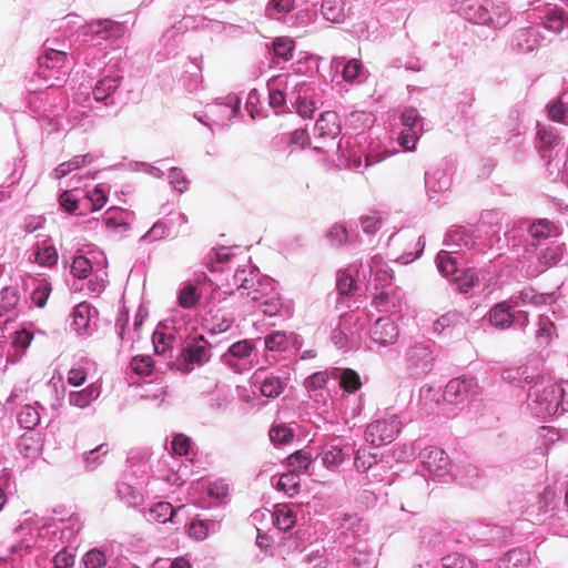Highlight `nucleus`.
Wrapping results in <instances>:
<instances>
[{
  "label": "nucleus",
  "mask_w": 568,
  "mask_h": 568,
  "mask_svg": "<svg viewBox=\"0 0 568 568\" xmlns=\"http://www.w3.org/2000/svg\"><path fill=\"white\" fill-rule=\"evenodd\" d=\"M424 184L428 201L439 204L440 195L446 193L452 185L447 166L438 164L429 168L425 172Z\"/></svg>",
  "instance_id": "11"
},
{
  "label": "nucleus",
  "mask_w": 568,
  "mask_h": 568,
  "mask_svg": "<svg viewBox=\"0 0 568 568\" xmlns=\"http://www.w3.org/2000/svg\"><path fill=\"white\" fill-rule=\"evenodd\" d=\"M459 10L466 20L476 24H487V20L490 19L489 8L478 2H471Z\"/></svg>",
  "instance_id": "39"
},
{
  "label": "nucleus",
  "mask_w": 568,
  "mask_h": 568,
  "mask_svg": "<svg viewBox=\"0 0 568 568\" xmlns=\"http://www.w3.org/2000/svg\"><path fill=\"white\" fill-rule=\"evenodd\" d=\"M478 276L470 268L462 271L459 275H456L454 282L457 291L462 294H468L469 291L478 284Z\"/></svg>",
  "instance_id": "52"
},
{
  "label": "nucleus",
  "mask_w": 568,
  "mask_h": 568,
  "mask_svg": "<svg viewBox=\"0 0 568 568\" xmlns=\"http://www.w3.org/2000/svg\"><path fill=\"white\" fill-rule=\"evenodd\" d=\"M341 120L336 112L326 111L316 120L312 134H313V150L318 153L327 152L328 149L336 144V151L344 155L343 152V138L337 142L341 135Z\"/></svg>",
  "instance_id": "3"
},
{
  "label": "nucleus",
  "mask_w": 568,
  "mask_h": 568,
  "mask_svg": "<svg viewBox=\"0 0 568 568\" xmlns=\"http://www.w3.org/2000/svg\"><path fill=\"white\" fill-rule=\"evenodd\" d=\"M527 405L536 416L548 417L568 412V381L538 379L528 392Z\"/></svg>",
  "instance_id": "2"
},
{
  "label": "nucleus",
  "mask_w": 568,
  "mask_h": 568,
  "mask_svg": "<svg viewBox=\"0 0 568 568\" xmlns=\"http://www.w3.org/2000/svg\"><path fill=\"white\" fill-rule=\"evenodd\" d=\"M419 459L424 469L434 479L443 480L450 474V460L447 454L437 447H426L419 453Z\"/></svg>",
  "instance_id": "12"
},
{
  "label": "nucleus",
  "mask_w": 568,
  "mask_h": 568,
  "mask_svg": "<svg viewBox=\"0 0 568 568\" xmlns=\"http://www.w3.org/2000/svg\"><path fill=\"white\" fill-rule=\"evenodd\" d=\"M116 494L128 506H136L142 501L140 491L126 483L116 485Z\"/></svg>",
  "instance_id": "53"
},
{
  "label": "nucleus",
  "mask_w": 568,
  "mask_h": 568,
  "mask_svg": "<svg viewBox=\"0 0 568 568\" xmlns=\"http://www.w3.org/2000/svg\"><path fill=\"white\" fill-rule=\"evenodd\" d=\"M537 148L541 159L551 156L560 148L566 150L561 139L554 132L552 129L540 128L537 132Z\"/></svg>",
  "instance_id": "22"
},
{
  "label": "nucleus",
  "mask_w": 568,
  "mask_h": 568,
  "mask_svg": "<svg viewBox=\"0 0 568 568\" xmlns=\"http://www.w3.org/2000/svg\"><path fill=\"white\" fill-rule=\"evenodd\" d=\"M294 49H295V43L292 39L276 38L273 41L274 54L278 58H282L284 61H288L293 58Z\"/></svg>",
  "instance_id": "58"
},
{
  "label": "nucleus",
  "mask_w": 568,
  "mask_h": 568,
  "mask_svg": "<svg viewBox=\"0 0 568 568\" xmlns=\"http://www.w3.org/2000/svg\"><path fill=\"white\" fill-rule=\"evenodd\" d=\"M339 384L345 390L349 393L357 390L362 386L358 374L349 368L343 369L341 372Z\"/></svg>",
  "instance_id": "63"
},
{
  "label": "nucleus",
  "mask_w": 568,
  "mask_h": 568,
  "mask_svg": "<svg viewBox=\"0 0 568 568\" xmlns=\"http://www.w3.org/2000/svg\"><path fill=\"white\" fill-rule=\"evenodd\" d=\"M342 78L346 82L359 84L367 78L366 70L359 59H349L342 69Z\"/></svg>",
  "instance_id": "33"
},
{
  "label": "nucleus",
  "mask_w": 568,
  "mask_h": 568,
  "mask_svg": "<svg viewBox=\"0 0 568 568\" xmlns=\"http://www.w3.org/2000/svg\"><path fill=\"white\" fill-rule=\"evenodd\" d=\"M490 19L487 20V26L495 29H501L511 19V13L504 4L491 6L489 9Z\"/></svg>",
  "instance_id": "45"
},
{
  "label": "nucleus",
  "mask_w": 568,
  "mask_h": 568,
  "mask_svg": "<svg viewBox=\"0 0 568 568\" xmlns=\"http://www.w3.org/2000/svg\"><path fill=\"white\" fill-rule=\"evenodd\" d=\"M200 301V294L194 285L189 284L180 290L178 294V303L183 308H192Z\"/></svg>",
  "instance_id": "57"
},
{
  "label": "nucleus",
  "mask_w": 568,
  "mask_h": 568,
  "mask_svg": "<svg viewBox=\"0 0 568 568\" xmlns=\"http://www.w3.org/2000/svg\"><path fill=\"white\" fill-rule=\"evenodd\" d=\"M211 0H173L175 7V17H182L181 26L179 29L184 28H199L200 24H191L195 21L194 13L203 8H207Z\"/></svg>",
  "instance_id": "18"
},
{
  "label": "nucleus",
  "mask_w": 568,
  "mask_h": 568,
  "mask_svg": "<svg viewBox=\"0 0 568 568\" xmlns=\"http://www.w3.org/2000/svg\"><path fill=\"white\" fill-rule=\"evenodd\" d=\"M176 341L174 334V322L165 320L160 322L152 334L154 355H163L173 347Z\"/></svg>",
  "instance_id": "17"
},
{
  "label": "nucleus",
  "mask_w": 568,
  "mask_h": 568,
  "mask_svg": "<svg viewBox=\"0 0 568 568\" xmlns=\"http://www.w3.org/2000/svg\"><path fill=\"white\" fill-rule=\"evenodd\" d=\"M555 329L554 323L547 316H540L538 321V329L536 332V339L539 345L547 346L551 342L552 332Z\"/></svg>",
  "instance_id": "56"
},
{
  "label": "nucleus",
  "mask_w": 568,
  "mask_h": 568,
  "mask_svg": "<svg viewBox=\"0 0 568 568\" xmlns=\"http://www.w3.org/2000/svg\"><path fill=\"white\" fill-rule=\"evenodd\" d=\"M91 306L88 303L78 304L72 313L71 328L79 335L85 334L90 324Z\"/></svg>",
  "instance_id": "35"
},
{
  "label": "nucleus",
  "mask_w": 568,
  "mask_h": 568,
  "mask_svg": "<svg viewBox=\"0 0 568 568\" xmlns=\"http://www.w3.org/2000/svg\"><path fill=\"white\" fill-rule=\"evenodd\" d=\"M18 450L27 458H36L41 452L39 436L34 433L23 434L18 442Z\"/></svg>",
  "instance_id": "38"
},
{
  "label": "nucleus",
  "mask_w": 568,
  "mask_h": 568,
  "mask_svg": "<svg viewBox=\"0 0 568 568\" xmlns=\"http://www.w3.org/2000/svg\"><path fill=\"white\" fill-rule=\"evenodd\" d=\"M529 554L523 549H513L504 558L505 568H525L529 564Z\"/></svg>",
  "instance_id": "55"
},
{
  "label": "nucleus",
  "mask_w": 568,
  "mask_h": 568,
  "mask_svg": "<svg viewBox=\"0 0 568 568\" xmlns=\"http://www.w3.org/2000/svg\"><path fill=\"white\" fill-rule=\"evenodd\" d=\"M16 534L20 540L11 547L12 555L28 552L38 540V519L36 517L26 518L17 528Z\"/></svg>",
  "instance_id": "15"
},
{
  "label": "nucleus",
  "mask_w": 568,
  "mask_h": 568,
  "mask_svg": "<svg viewBox=\"0 0 568 568\" xmlns=\"http://www.w3.org/2000/svg\"><path fill=\"white\" fill-rule=\"evenodd\" d=\"M122 77L119 74H105L92 87V99L104 105H114L121 85Z\"/></svg>",
  "instance_id": "14"
},
{
  "label": "nucleus",
  "mask_w": 568,
  "mask_h": 568,
  "mask_svg": "<svg viewBox=\"0 0 568 568\" xmlns=\"http://www.w3.org/2000/svg\"><path fill=\"white\" fill-rule=\"evenodd\" d=\"M527 10L532 11L548 31L560 34L568 28V16L559 6L544 0H527Z\"/></svg>",
  "instance_id": "6"
},
{
  "label": "nucleus",
  "mask_w": 568,
  "mask_h": 568,
  "mask_svg": "<svg viewBox=\"0 0 568 568\" xmlns=\"http://www.w3.org/2000/svg\"><path fill=\"white\" fill-rule=\"evenodd\" d=\"M520 263L521 272L527 277L534 278L546 272V262L541 258L539 247H527Z\"/></svg>",
  "instance_id": "25"
},
{
  "label": "nucleus",
  "mask_w": 568,
  "mask_h": 568,
  "mask_svg": "<svg viewBox=\"0 0 568 568\" xmlns=\"http://www.w3.org/2000/svg\"><path fill=\"white\" fill-rule=\"evenodd\" d=\"M352 450L353 448L349 445H341L338 443L326 444L321 454L322 462L325 467L335 468L343 464Z\"/></svg>",
  "instance_id": "27"
},
{
  "label": "nucleus",
  "mask_w": 568,
  "mask_h": 568,
  "mask_svg": "<svg viewBox=\"0 0 568 568\" xmlns=\"http://www.w3.org/2000/svg\"><path fill=\"white\" fill-rule=\"evenodd\" d=\"M372 339L381 345H389L397 341V326L388 317L378 318L371 328Z\"/></svg>",
  "instance_id": "20"
},
{
  "label": "nucleus",
  "mask_w": 568,
  "mask_h": 568,
  "mask_svg": "<svg viewBox=\"0 0 568 568\" xmlns=\"http://www.w3.org/2000/svg\"><path fill=\"white\" fill-rule=\"evenodd\" d=\"M181 506L178 508H174L170 503L168 501H159L154 504L148 511L146 518L149 521H155V523H168L170 521L178 509H180Z\"/></svg>",
  "instance_id": "37"
},
{
  "label": "nucleus",
  "mask_w": 568,
  "mask_h": 568,
  "mask_svg": "<svg viewBox=\"0 0 568 568\" xmlns=\"http://www.w3.org/2000/svg\"><path fill=\"white\" fill-rule=\"evenodd\" d=\"M29 258L40 266L52 267L58 262V251L48 241L37 242L31 248Z\"/></svg>",
  "instance_id": "28"
},
{
  "label": "nucleus",
  "mask_w": 568,
  "mask_h": 568,
  "mask_svg": "<svg viewBox=\"0 0 568 568\" xmlns=\"http://www.w3.org/2000/svg\"><path fill=\"white\" fill-rule=\"evenodd\" d=\"M295 108L298 115L302 118H311L315 111V104L313 101L307 100L306 84L301 82L293 97V104L291 109Z\"/></svg>",
  "instance_id": "32"
},
{
  "label": "nucleus",
  "mask_w": 568,
  "mask_h": 568,
  "mask_svg": "<svg viewBox=\"0 0 568 568\" xmlns=\"http://www.w3.org/2000/svg\"><path fill=\"white\" fill-rule=\"evenodd\" d=\"M339 530L342 535H345V538L348 534L356 538L366 532V528L357 515H345L339 525Z\"/></svg>",
  "instance_id": "42"
},
{
  "label": "nucleus",
  "mask_w": 568,
  "mask_h": 568,
  "mask_svg": "<svg viewBox=\"0 0 568 568\" xmlns=\"http://www.w3.org/2000/svg\"><path fill=\"white\" fill-rule=\"evenodd\" d=\"M321 14L332 23H344L351 16L347 0H322Z\"/></svg>",
  "instance_id": "19"
},
{
  "label": "nucleus",
  "mask_w": 568,
  "mask_h": 568,
  "mask_svg": "<svg viewBox=\"0 0 568 568\" xmlns=\"http://www.w3.org/2000/svg\"><path fill=\"white\" fill-rule=\"evenodd\" d=\"M310 568H339L338 564L335 562V556L333 552H328L325 549L313 550L307 556Z\"/></svg>",
  "instance_id": "41"
},
{
  "label": "nucleus",
  "mask_w": 568,
  "mask_h": 568,
  "mask_svg": "<svg viewBox=\"0 0 568 568\" xmlns=\"http://www.w3.org/2000/svg\"><path fill=\"white\" fill-rule=\"evenodd\" d=\"M264 346L268 352H288L295 354L300 352L302 343L294 333L273 332L265 336Z\"/></svg>",
  "instance_id": "16"
},
{
  "label": "nucleus",
  "mask_w": 568,
  "mask_h": 568,
  "mask_svg": "<svg viewBox=\"0 0 568 568\" xmlns=\"http://www.w3.org/2000/svg\"><path fill=\"white\" fill-rule=\"evenodd\" d=\"M272 516L277 528L284 531L293 528L296 523L294 511L287 506L278 507Z\"/></svg>",
  "instance_id": "46"
},
{
  "label": "nucleus",
  "mask_w": 568,
  "mask_h": 568,
  "mask_svg": "<svg viewBox=\"0 0 568 568\" xmlns=\"http://www.w3.org/2000/svg\"><path fill=\"white\" fill-rule=\"evenodd\" d=\"M292 75H278L267 82L270 106L276 114L291 112L293 97L300 82H294Z\"/></svg>",
  "instance_id": "4"
},
{
  "label": "nucleus",
  "mask_w": 568,
  "mask_h": 568,
  "mask_svg": "<svg viewBox=\"0 0 568 568\" xmlns=\"http://www.w3.org/2000/svg\"><path fill=\"white\" fill-rule=\"evenodd\" d=\"M39 61V77L43 78L48 82V87H53L55 82L50 81L51 79L60 82L67 74V61L68 54L62 50L48 48L43 54L38 59Z\"/></svg>",
  "instance_id": "7"
},
{
  "label": "nucleus",
  "mask_w": 568,
  "mask_h": 568,
  "mask_svg": "<svg viewBox=\"0 0 568 568\" xmlns=\"http://www.w3.org/2000/svg\"><path fill=\"white\" fill-rule=\"evenodd\" d=\"M40 422L39 412L31 405L23 406L18 414V423L26 429H33Z\"/></svg>",
  "instance_id": "54"
},
{
  "label": "nucleus",
  "mask_w": 568,
  "mask_h": 568,
  "mask_svg": "<svg viewBox=\"0 0 568 568\" xmlns=\"http://www.w3.org/2000/svg\"><path fill=\"white\" fill-rule=\"evenodd\" d=\"M233 283L241 290V295H246L252 302L258 303L261 311L267 316H275L281 307V298L277 294L267 295V291H273V281L267 276H262L257 268H239L233 276Z\"/></svg>",
  "instance_id": "1"
},
{
  "label": "nucleus",
  "mask_w": 568,
  "mask_h": 568,
  "mask_svg": "<svg viewBox=\"0 0 568 568\" xmlns=\"http://www.w3.org/2000/svg\"><path fill=\"white\" fill-rule=\"evenodd\" d=\"M241 99L237 95H227L225 101H216L205 106L203 114L197 120L213 130L214 126H226L229 121L240 111Z\"/></svg>",
  "instance_id": "5"
},
{
  "label": "nucleus",
  "mask_w": 568,
  "mask_h": 568,
  "mask_svg": "<svg viewBox=\"0 0 568 568\" xmlns=\"http://www.w3.org/2000/svg\"><path fill=\"white\" fill-rule=\"evenodd\" d=\"M546 169L551 181L561 180L566 183L568 172H566L567 151L562 148L558 149L555 154L544 159Z\"/></svg>",
  "instance_id": "29"
},
{
  "label": "nucleus",
  "mask_w": 568,
  "mask_h": 568,
  "mask_svg": "<svg viewBox=\"0 0 568 568\" xmlns=\"http://www.w3.org/2000/svg\"><path fill=\"white\" fill-rule=\"evenodd\" d=\"M51 291L52 286L50 282L45 280L40 281L31 293V300L33 304L40 308L44 307L51 294Z\"/></svg>",
  "instance_id": "59"
},
{
  "label": "nucleus",
  "mask_w": 568,
  "mask_h": 568,
  "mask_svg": "<svg viewBox=\"0 0 568 568\" xmlns=\"http://www.w3.org/2000/svg\"><path fill=\"white\" fill-rule=\"evenodd\" d=\"M541 252V258L546 263V271L549 267L557 265L564 257V247L559 244H548L539 247Z\"/></svg>",
  "instance_id": "49"
},
{
  "label": "nucleus",
  "mask_w": 568,
  "mask_h": 568,
  "mask_svg": "<svg viewBox=\"0 0 568 568\" xmlns=\"http://www.w3.org/2000/svg\"><path fill=\"white\" fill-rule=\"evenodd\" d=\"M20 301L19 291L14 286H6L0 291V315L16 310Z\"/></svg>",
  "instance_id": "43"
},
{
  "label": "nucleus",
  "mask_w": 568,
  "mask_h": 568,
  "mask_svg": "<svg viewBox=\"0 0 568 568\" xmlns=\"http://www.w3.org/2000/svg\"><path fill=\"white\" fill-rule=\"evenodd\" d=\"M443 568H473V562L464 555L454 552L442 558Z\"/></svg>",
  "instance_id": "64"
},
{
  "label": "nucleus",
  "mask_w": 568,
  "mask_h": 568,
  "mask_svg": "<svg viewBox=\"0 0 568 568\" xmlns=\"http://www.w3.org/2000/svg\"><path fill=\"white\" fill-rule=\"evenodd\" d=\"M287 463L293 474L305 471L311 465V455L305 450H297L288 456Z\"/></svg>",
  "instance_id": "60"
},
{
  "label": "nucleus",
  "mask_w": 568,
  "mask_h": 568,
  "mask_svg": "<svg viewBox=\"0 0 568 568\" xmlns=\"http://www.w3.org/2000/svg\"><path fill=\"white\" fill-rule=\"evenodd\" d=\"M424 132V128H405L400 130L397 136L398 144L405 151H413L416 148V143Z\"/></svg>",
  "instance_id": "44"
},
{
  "label": "nucleus",
  "mask_w": 568,
  "mask_h": 568,
  "mask_svg": "<svg viewBox=\"0 0 568 568\" xmlns=\"http://www.w3.org/2000/svg\"><path fill=\"white\" fill-rule=\"evenodd\" d=\"M270 439L274 445H285L293 439V430L283 425H274L268 433Z\"/></svg>",
  "instance_id": "61"
},
{
  "label": "nucleus",
  "mask_w": 568,
  "mask_h": 568,
  "mask_svg": "<svg viewBox=\"0 0 568 568\" xmlns=\"http://www.w3.org/2000/svg\"><path fill=\"white\" fill-rule=\"evenodd\" d=\"M504 213L499 210H486L481 213L479 225L486 235H496L501 230Z\"/></svg>",
  "instance_id": "34"
},
{
  "label": "nucleus",
  "mask_w": 568,
  "mask_h": 568,
  "mask_svg": "<svg viewBox=\"0 0 568 568\" xmlns=\"http://www.w3.org/2000/svg\"><path fill=\"white\" fill-rule=\"evenodd\" d=\"M94 156L91 153L74 155L71 160L58 165L55 169L57 179L67 176L73 170L81 169L93 162Z\"/></svg>",
  "instance_id": "40"
},
{
  "label": "nucleus",
  "mask_w": 568,
  "mask_h": 568,
  "mask_svg": "<svg viewBox=\"0 0 568 568\" xmlns=\"http://www.w3.org/2000/svg\"><path fill=\"white\" fill-rule=\"evenodd\" d=\"M377 464V456L367 448H358L355 452L354 466L357 471L364 473Z\"/></svg>",
  "instance_id": "51"
},
{
  "label": "nucleus",
  "mask_w": 568,
  "mask_h": 568,
  "mask_svg": "<svg viewBox=\"0 0 568 568\" xmlns=\"http://www.w3.org/2000/svg\"><path fill=\"white\" fill-rule=\"evenodd\" d=\"M402 422L396 414L387 415L371 423L365 430V438L374 446L392 443L400 432Z\"/></svg>",
  "instance_id": "8"
},
{
  "label": "nucleus",
  "mask_w": 568,
  "mask_h": 568,
  "mask_svg": "<svg viewBox=\"0 0 568 568\" xmlns=\"http://www.w3.org/2000/svg\"><path fill=\"white\" fill-rule=\"evenodd\" d=\"M479 394V386L475 378L462 376L450 379L443 392V399L453 405L463 404L474 399Z\"/></svg>",
  "instance_id": "9"
},
{
  "label": "nucleus",
  "mask_w": 568,
  "mask_h": 568,
  "mask_svg": "<svg viewBox=\"0 0 568 568\" xmlns=\"http://www.w3.org/2000/svg\"><path fill=\"white\" fill-rule=\"evenodd\" d=\"M353 564L358 568H376L378 555L373 548L359 544L354 550Z\"/></svg>",
  "instance_id": "36"
},
{
  "label": "nucleus",
  "mask_w": 568,
  "mask_h": 568,
  "mask_svg": "<svg viewBox=\"0 0 568 568\" xmlns=\"http://www.w3.org/2000/svg\"><path fill=\"white\" fill-rule=\"evenodd\" d=\"M520 227L526 230L525 241L527 247H540L550 244L552 237H557V229L545 219L536 220L531 223L525 221Z\"/></svg>",
  "instance_id": "13"
},
{
  "label": "nucleus",
  "mask_w": 568,
  "mask_h": 568,
  "mask_svg": "<svg viewBox=\"0 0 568 568\" xmlns=\"http://www.w3.org/2000/svg\"><path fill=\"white\" fill-rule=\"evenodd\" d=\"M113 22L109 19L92 21L84 26L83 34L85 41L91 42L93 45H100L102 41L110 39L113 36Z\"/></svg>",
  "instance_id": "21"
},
{
  "label": "nucleus",
  "mask_w": 568,
  "mask_h": 568,
  "mask_svg": "<svg viewBox=\"0 0 568 568\" xmlns=\"http://www.w3.org/2000/svg\"><path fill=\"white\" fill-rule=\"evenodd\" d=\"M547 112L552 121L568 123V89L548 103Z\"/></svg>",
  "instance_id": "31"
},
{
  "label": "nucleus",
  "mask_w": 568,
  "mask_h": 568,
  "mask_svg": "<svg viewBox=\"0 0 568 568\" xmlns=\"http://www.w3.org/2000/svg\"><path fill=\"white\" fill-rule=\"evenodd\" d=\"M395 300L396 296L392 294L387 287H382L381 290L376 287V292L374 294V303L381 311L388 312L392 307H395Z\"/></svg>",
  "instance_id": "62"
},
{
  "label": "nucleus",
  "mask_w": 568,
  "mask_h": 568,
  "mask_svg": "<svg viewBox=\"0 0 568 568\" xmlns=\"http://www.w3.org/2000/svg\"><path fill=\"white\" fill-rule=\"evenodd\" d=\"M101 394L100 386L91 384L90 386L69 393L68 402L71 406L85 408L90 406Z\"/></svg>",
  "instance_id": "30"
},
{
  "label": "nucleus",
  "mask_w": 568,
  "mask_h": 568,
  "mask_svg": "<svg viewBox=\"0 0 568 568\" xmlns=\"http://www.w3.org/2000/svg\"><path fill=\"white\" fill-rule=\"evenodd\" d=\"M336 290L339 295L351 296L357 291V284L349 270H342L337 273Z\"/></svg>",
  "instance_id": "47"
},
{
  "label": "nucleus",
  "mask_w": 568,
  "mask_h": 568,
  "mask_svg": "<svg viewBox=\"0 0 568 568\" xmlns=\"http://www.w3.org/2000/svg\"><path fill=\"white\" fill-rule=\"evenodd\" d=\"M453 252L440 251L436 256V265L444 276L455 275L458 273L457 261L452 256Z\"/></svg>",
  "instance_id": "50"
},
{
  "label": "nucleus",
  "mask_w": 568,
  "mask_h": 568,
  "mask_svg": "<svg viewBox=\"0 0 568 568\" xmlns=\"http://www.w3.org/2000/svg\"><path fill=\"white\" fill-rule=\"evenodd\" d=\"M539 44L538 32L534 28L518 29L511 39V48L518 53L534 51Z\"/></svg>",
  "instance_id": "24"
},
{
  "label": "nucleus",
  "mask_w": 568,
  "mask_h": 568,
  "mask_svg": "<svg viewBox=\"0 0 568 568\" xmlns=\"http://www.w3.org/2000/svg\"><path fill=\"white\" fill-rule=\"evenodd\" d=\"M465 325V317L459 312H448L433 323V333L452 337L454 332Z\"/></svg>",
  "instance_id": "26"
},
{
  "label": "nucleus",
  "mask_w": 568,
  "mask_h": 568,
  "mask_svg": "<svg viewBox=\"0 0 568 568\" xmlns=\"http://www.w3.org/2000/svg\"><path fill=\"white\" fill-rule=\"evenodd\" d=\"M557 493L551 487H546L542 493L538 497L537 506H538V515L540 517H547L549 513L555 509V505L557 501Z\"/></svg>",
  "instance_id": "48"
},
{
  "label": "nucleus",
  "mask_w": 568,
  "mask_h": 568,
  "mask_svg": "<svg viewBox=\"0 0 568 568\" xmlns=\"http://www.w3.org/2000/svg\"><path fill=\"white\" fill-rule=\"evenodd\" d=\"M444 244L459 250H471L476 245V236L470 227L455 226L445 235Z\"/></svg>",
  "instance_id": "23"
},
{
  "label": "nucleus",
  "mask_w": 568,
  "mask_h": 568,
  "mask_svg": "<svg viewBox=\"0 0 568 568\" xmlns=\"http://www.w3.org/2000/svg\"><path fill=\"white\" fill-rule=\"evenodd\" d=\"M485 318L497 329H507L514 324L524 328L529 322L527 312H511V306L507 302L497 303L488 311Z\"/></svg>",
  "instance_id": "10"
}]
</instances>
